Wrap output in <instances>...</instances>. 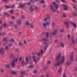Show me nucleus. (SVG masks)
<instances>
[{"label":"nucleus","instance_id":"obj_1","mask_svg":"<svg viewBox=\"0 0 77 77\" xmlns=\"http://www.w3.org/2000/svg\"><path fill=\"white\" fill-rule=\"evenodd\" d=\"M56 60L57 62H58L54 64V66H57L63 63L65 61V57L63 56L61 57V53H60L57 57Z\"/></svg>","mask_w":77,"mask_h":77},{"label":"nucleus","instance_id":"obj_2","mask_svg":"<svg viewBox=\"0 0 77 77\" xmlns=\"http://www.w3.org/2000/svg\"><path fill=\"white\" fill-rule=\"evenodd\" d=\"M53 5H54V6H53V5H50V8L51 9L52 11L53 12H58L57 9L58 8V5L56 4L55 2H52Z\"/></svg>","mask_w":77,"mask_h":77},{"label":"nucleus","instance_id":"obj_3","mask_svg":"<svg viewBox=\"0 0 77 77\" xmlns=\"http://www.w3.org/2000/svg\"><path fill=\"white\" fill-rule=\"evenodd\" d=\"M47 18L46 17L43 20V21H46V23H42V26L44 27H45L47 25H49L50 24V23L47 22Z\"/></svg>","mask_w":77,"mask_h":77},{"label":"nucleus","instance_id":"obj_4","mask_svg":"<svg viewBox=\"0 0 77 77\" xmlns=\"http://www.w3.org/2000/svg\"><path fill=\"white\" fill-rule=\"evenodd\" d=\"M37 9H38L37 6L35 5L31 6L30 7L29 11L31 12H33V11H34L35 10Z\"/></svg>","mask_w":77,"mask_h":77},{"label":"nucleus","instance_id":"obj_5","mask_svg":"<svg viewBox=\"0 0 77 77\" xmlns=\"http://www.w3.org/2000/svg\"><path fill=\"white\" fill-rule=\"evenodd\" d=\"M46 37L44 38H42V41H46V42H47L48 41V33L46 32Z\"/></svg>","mask_w":77,"mask_h":77},{"label":"nucleus","instance_id":"obj_6","mask_svg":"<svg viewBox=\"0 0 77 77\" xmlns=\"http://www.w3.org/2000/svg\"><path fill=\"white\" fill-rule=\"evenodd\" d=\"M29 59H30V58L29 57L26 58V62L25 63L24 60H22L21 63L22 65H27L28 63V61H29Z\"/></svg>","mask_w":77,"mask_h":77},{"label":"nucleus","instance_id":"obj_7","mask_svg":"<svg viewBox=\"0 0 77 77\" xmlns=\"http://www.w3.org/2000/svg\"><path fill=\"white\" fill-rule=\"evenodd\" d=\"M18 59L17 58H16L14 60H13L12 61V63H11V65L12 67H13L15 65V62H17Z\"/></svg>","mask_w":77,"mask_h":77},{"label":"nucleus","instance_id":"obj_8","mask_svg":"<svg viewBox=\"0 0 77 77\" xmlns=\"http://www.w3.org/2000/svg\"><path fill=\"white\" fill-rule=\"evenodd\" d=\"M25 24L26 25H28V26H29L31 27L32 29H33V25L32 24H29V22L28 21L26 22Z\"/></svg>","mask_w":77,"mask_h":77},{"label":"nucleus","instance_id":"obj_9","mask_svg":"<svg viewBox=\"0 0 77 77\" xmlns=\"http://www.w3.org/2000/svg\"><path fill=\"white\" fill-rule=\"evenodd\" d=\"M43 44H45V45L44 47V48L45 50H47V47H48V46L49 45V44L46 43L45 42H44Z\"/></svg>","mask_w":77,"mask_h":77},{"label":"nucleus","instance_id":"obj_10","mask_svg":"<svg viewBox=\"0 0 77 77\" xmlns=\"http://www.w3.org/2000/svg\"><path fill=\"white\" fill-rule=\"evenodd\" d=\"M6 8H7L8 9H9V8H15V5H13L11 6H5Z\"/></svg>","mask_w":77,"mask_h":77},{"label":"nucleus","instance_id":"obj_11","mask_svg":"<svg viewBox=\"0 0 77 77\" xmlns=\"http://www.w3.org/2000/svg\"><path fill=\"white\" fill-rule=\"evenodd\" d=\"M63 7H64V9L65 11H66V10H67L68 9V7L67 5H62Z\"/></svg>","mask_w":77,"mask_h":77},{"label":"nucleus","instance_id":"obj_12","mask_svg":"<svg viewBox=\"0 0 77 77\" xmlns=\"http://www.w3.org/2000/svg\"><path fill=\"white\" fill-rule=\"evenodd\" d=\"M72 54H73V52H72L70 53V54L71 55L70 58V61H73V55H72Z\"/></svg>","mask_w":77,"mask_h":77},{"label":"nucleus","instance_id":"obj_13","mask_svg":"<svg viewBox=\"0 0 77 77\" xmlns=\"http://www.w3.org/2000/svg\"><path fill=\"white\" fill-rule=\"evenodd\" d=\"M3 53H4V49L2 48L0 49V54H2Z\"/></svg>","mask_w":77,"mask_h":77},{"label":"nucleus","instance_id":"obj_14","mask_svg":"<svg viewBox=\"0 0 77 77\" xmlns=\"http://www.w3.org/2000/svg\"><path fill=\"white\" fill-rule=\"evenodd\" d=\"M42 53H43V50H42L40 51V52H38L37 54V56H40Z\"/></svg>","mask_w":77,"mask_h":77},{"label":"nucleus","instance_id":"obj_15","mask_svg":"<svg viewBox=\"0 0 77 77\" xmlns=\"http://www.w3.org/2000/svg\"><path fill=\"white\" fill-rule=\"evenodd\" d=\"M71 23L72 24V26H73L74 28H76L77 26H76V24L75 23H73V22H71Z\"/></svg>","mask_w":77,"mask_h":77},{"label":"nucleus","instance_id":"obj_16","mask_svg":"<svg viewBox=\"0 0 77 77\" xmlns=\"http://www.w3.org/2000/svg\"><path fill=\"white\" fill-rule=\"evenodd\" d=\"M58 31L57 30H55L54 31V32H53L52 33V35H56V33Z\"/></svg>","mask_w":77,"mask_h":77},{"label":"nucleus","instance_id":"obj_17","mask_svg":"<svg viewBox=\"0 0 77 77\" xmlns=\"http://www.w3.org/2000/svg\"><path fill=\"white\" fill-rule=\"evenodd\" d=\"M33 58L34 61V62H35V63H36L37 62L36 60V57L35 56H33Z\"/></svg>","mask_w":77,"mask_h":77},{"label":"nucleus","instance_id":"obj_18","mask_svg":"<svg viewBox=\"0 0 77 77\" xmlns=\"http://www.w3.org/2000/svg\"><path fill=\"white\" fill-rule=\"evenodd\" d=\"M25 6V4H20L19 5V8H22Z\"/></svg>","mask_w":77,"mask_h":77},{"label":"nucleus","instance_id":"obj_19","mask_svg":"<svg viewBox=\"0 0 77 77\" xmlns=\"http://www.w3.org/2000/svg\"><path fill=\"white\" fill-rule=\"evenodd\" d=\"M65 24H66V28H68V27H69V22H65L64 23Z\"/></svg>","mask_w":77,"mask_h":77},{"label":"nucleus","instance_id":"obj_20","mask_svg":"<svg viewBox=\"0 0 77 77\" xmlns=\"http://www.w3.org/2000/svg\"><path fill=\"white\" fill-rule=\"evenodd\" d=\"M17 23L18 24H21V20H18L17 21Z\"/></svg>","mask_w":77,"mask_h":77},{"label":"nucleus","instance_id":"obj_21","mask_svg":"<svg viewBox=\"0 0 77 77\" xmlns=\"http://www.w3.org/2000/svg\"><path fill=\"white\" fill-rule=\"evenodd\" d=\"M66 65H71V63L69 61H68L66 63Z\"/></svg>","mask_w":77,"mask_h":77},{"label":"nucleus","instance_id":"obj_22","mask_svg":"<svg viewBox=\"0 0 77 77\" xmlns=\"http://www.w3.org/2000/svg\"><path fill=\"white\" fill-rule=\"evenodd\" d=\"M46 17L47 18H48V19L49 20L50 19V17L49 15H48L47 14H46Z\"/></svg>","mask_w":77,"mask_h":77},{"label":"nucleus","instance_id":"obj_23","mask_svg":"<svg viewBox=\"0 0 77 77\" xmlns=\"http://www.w3.org/2000/svg\"><path fill=\"white\" fill-rule=\"evenodd\" d=\"M61 71H62V68L60 67L58 69V73H60V72Z\"/></svg>","mask_w":77,"mask_h":77},{"label":"nucleus","instance_id":"obj_24","mask_svg":"<svg viewBox=\"0 0 77 77\" xmlns=\"http://www.w3.org/2000/svg\"><path fill=\"white\" fill-rule=\"evenodd\" d=\"M6 68H10V66H11V65L9 64H7L6 65Z\"/></svg>","mask_w":77,"mask_h":77},{"label":"nucleus","instance_id":"obj_25","mask_svg":"<svg viewBox=\"0 0 77 77\" xmlns=\"http://www.w3.org/2000/svg\"><path fill=\"white\" fill-rule=\"evenodd\" d=\"M71 41H72L73 44H74L75 43V41L74 40V38H72L71 39Z\"/></svg>","mask_w":77,"mask_h":77},{"label":"nucleus","instance_id":"obj_26","mask_svg":"<svg viewBox=\"0 0 77 77\" xmlns=\"http://www.w3.org/2000/svg\"><path fill=\"white\" fill-rule=\"evenodd\" d=\"M9 24H10V25H13V24H14V22L12 21H10L9 22Z\"/></svg>","mask_w":77,"mask_h":77},{"label":"nucleus","instance_id":"obj_27","mask_svg":"<svg viewBox=\"0 0 77 77\" xmlns=\"http://www.w3.org/2000/svg\"><path fill=\"white\" fill-rule=\"evenodd\" d=\"M64 31V29H61L60 30V32H63Z\"/></svg>","mask_w":77,"mask_h":77},{"label":"nucleus","instance_id":"obj_28","mask_svg":"<svg viewBox=\"0 0 77 77\" xmlns=\"http://www.w3.org/2000/svg\"><path fill=\"white\" fill-rule=\"evenodd\" d=\"M4 14L5 15H6L8 17H9L10 16V14H8L7 13H5Z\"/></svg>","mask_w":77,"mask_h":77},{"label":"nucleus","instance_id":"obj_29","mask_svg":"<svg viewBox=\"0 0 77 77\" xmlns=\"http://www.w3.org/2000/svg\"><path fill=\"white\" fill-rule=\"evenodd\" d=\"M14 11L13 10H11L9 11L10 12L11 14H13V12Z\"/></svg>","mask_w":77,"mask_h":77},{"label":"nucleus","instance_id":"obj_30","mask_svg":"<svg viewBox=\"0 0 77 77\" xmlns=\"http://www.w3.org/2000/svg\"><path fill=\"white\" fill-rule=\"evenodd\" d=\"M13 57H14V54H11L10 56V57H11V58H12Z\"/></svg>","mask_w":77,"mask_h":77},{"label":"nucleus","instance_id":"obj_31","mask_svg":"<svg viewBox=\"0 0 77 77\" xmlns=\"http://www.w3.org/2000/svg\"><path fill=\"white\" fill-rule=\"evenodd\" d=\"M3 41H6L7 40V38H5L3 39Z\"/></svg>","mask_w":77,"mask_h":77},{"label":"nucleus","instance_id":"obj_32","mask_svg":"<svg viewBox=\"0 0 77 77\" xmlns=\"http://www.w3.org/2000/svg\"><path fill=\"white\" fill-rule=\"evenodd\" d=\"M10 42H13L14 41V40L13 38H11L10 39Z\"/></svg>","mask_w":77,"mask_h":77},{"label":"nucleus","instance_id":"obj_33","mask_svg":"<svg viewBox=\"0 0 77 77\" xmlns=\"http://www.w3.org/2000/svg\"><path fill=\"white\" fill-rule=\"evenodd\" d=\"M60 45L62 47H64V45H63V43H61Z\"/></svg>","mask_w":77,"mask_h":77},{"label":"nucleus","instance_id":"obj_34","mask_svg":"<svg viewBox=\"0 0 77 77\" xmlns=\"http://www.w3.org/2000/svg\"><path fill=\"white\" fill-rule=\"evenodd\" d=\"M33 65H30L29 66V68H33Z\"/></svg>","mask_w":77,"mask_h":77},{"label":"nucleus","instance_id":"obj_35","mask_svg":"<svg viewBox=\"0 0 77 77\" xmlns=\"http://www.w3.org/2000/svg\"><path fill=\"white\" fill-rule=\"evenodd\" d=\"M25 73V71H22L21 72V74H24Z\"/></svg>","mask_w":77,"mask_h":77},{"label":"nucleus","instance_id":"obj_36","mask_svg":"<svg viewBox=\"0 0 77 77\" xmlns=\"http://www.w3.org/2000/svg\"><path fill=\"white\" fill-rule=\"evenodd\" d=\"M19 45H20L21 46H22V45H23V44L21 43V42H19Z\"/></svg>","mask_w":77,"mask_h":77},{"label":"nucleus","instance_id":"obj_37","mask_svg":"<svg viewBox=\"0 0 77 77\" xmlns=\"http://www.w3.org/2000/svg\"><path fill=\"white\" fill-rule=\"evenodd\" d=\"M8 46L9 47H11V46H12V44H11V43L9 44L8 45Z\"/></svg>","mask_w":77,"mask_h":77},{"label":"nucleus","instance_id":"obj_38","mask_svg":"<svg viewBox=\"0 0 77 77\" xmlns=\"http://www.w3.org/2000/svg\"><path fill=\"white\" fill-rule=\"evenodd\" d=\"M63 17H66V14L65 13H63Z\"/></svg>","mask_w":77,"mask_h":77},{"label":"nucleus","instance_id":"obj_39","mask_svg":"<svg viewBox=\"0 0 77 77\" xmlns=\"http://www.w3.org/2000/svg\"><path fill=\"white\" fill-rule=\"evenodd\" d=\"M63 77H66V75H65V73H64L63 74Z\"/></svg>","mask_w":77,"mask_h":77},{"label":"nucleus","instance_id":"obj_40","mask_svg":"<svg viewBox=\"0 0 77 77\" xmlns=\"http://www.w3.org/2000/svg\"><path fill=\"white\" fill-rule=\"evenodd\" d=\"M33 72L34 74H36V73L37 72V70H34V71Z\"/></svg>","mask_w":77,"mask_h":77},{"label":"nucleus","instance_id":"obj_41","mask_svg":"<svg viewBox=\"0 0 77 77\" xmlns=\"http://www.w3.org/2000/svg\"><path fill=\"white\" fill-rule=\"evenodd\" d=\"M12 74H16V72L14 71L12 72Z\"/></svg>","mask_w":77,"mask_h":77},{"label":"nucleus","instance_id":"obj_42","mask_svg":"<svg viewBox=\"0 0 77 77\" xmlns=\"http://www.w3.org/2000/svg\"><path fill=\"white\" fill-rule=\"evenodd\" d=\"M56 24V23L54 22H53L52 23V26H54Z\"/></svg>","mask_w":77,"mask_h":77},{"label":"nucleus","instance_id":"obj_43","mask_svg":"<svg viewBox=\"0 0 77 77\" xmlns=\"http://www.w3.org/2000/svg\"><path fill=\"white\" fill-rule=\"evenodd\" d=\"M44 1L43 0H42L41 1V3H44Z\"/></svg>","mask_w":77,"mask_h":77},{"label":"nucleus","instance_id":"obj_44","mask_svg":"<svg viewBox=\"0 0 77 77\" xmlns=\"http://www.w3.org/2000/svg\"><path fill=\"white\" fill-rule=\"evenodd\" d=\"M48 64H50V63H51V62H50V61H48Z\"/></svg>","mask_w":77,"mask_h":77},{"label":"nucleus","instance_id":"obj_45","mask_svg":"<svg viewBox=\"0 0 77 77\" xmlns=\"http://www.w3.org/2000/svg\"><path fill=\"white\" fill-rule=\"evenodd\" d=\"M23 42L25 44H26V40H24Z\"/></svg>","mask_w":77,"mask_h":77},{"label":"nucleus","instance_id":"obj_46","mask_svg":"<svg viewBox=\"0 0 77 77\" xmlns=\"http://www.w3.org/2000/svg\"><path fill=\"white\" fill-rule=\"evenodd\" d=\"M61 1L63 3H65V0H61Z\"/></svg>","mask_w":77,"mask_h":77},{"label":"nucleus","instance_id":"obj_47","mask_svg":"<svg viewBox=\"0 0 77 77\" xmlns=\"http://www.w3.org/2000/svg\"><path fill=\"white\" fill-rule=\"evenodd\" d=\"M3 2H8V0H3Z\"/></svg>","mask_w":77,"mask_h":77},{"label":"nucleus","instance_id":"obj_48","mask_svg":"<svg viewBox=\"0 0 77 77\" xmlns=\"http://www.w3.org/2000/svg\"><path fill=\"white\" fill-rule=\"evenodd\" d=\"M11 18L12 19H14V18H15V17H14V16H12L11 17Z\"/></svg>","mask_w":77,"mask_h":77},{"label":"nucleus","instance_id":"obj_49","mask_svg":"<svg viewBox=\"0 0 77 77\" xmlns=\"http://www.w3.org/2000/svg\"><path fill=\"white\" fill-rule=\"evenodd\" d=\"M46 76L47 77H49V74H47L46 75Z\"/></svg>","mask_w":77,"mask_h":77},{"label":"nucleus","instance_id":"obj_50","mask_svg":"<svg viewBox=\"0 0 77 77\" xmlns=\"http://www.w3.org/2000/svg\"><path fill=\"white\" fill-rule=\"evenodd\" d=\"M8 46H6L5 48V50H8Z\"/></svg>","mask_w":77,"mask_h":77},{"label":"nucleus","instance_id":"obj_51","mask_svg":"<svg viewBox=\"0 0 77 77\" xmlns=\"http://www.w3.org/2000/svg\"><path fill=\"white\" fill-rule=\"evenodd\" d=\"M24 18V16H23L21 17V18L22 19H23Z\"/></svg>","mask_w":77,"mask_h":77},{"label":"nucleus","instance_id":"obj_52","mask_svg":"<svg viewBox=\"0 0 77 77\" xmlns=\"http://www.w3.org/2000/svg\"><path fill=\"white\" fill-rule=\"evenodd\" d=\"M22 59V58H19V60L20 61H21V60Z\"/></svg>","mask_w":77,"mask_h":77},{"label":"nucleus","instance_id":"obj_53","mask_svg":"<svg viewBox=\"0 0 77 77\" xmlns=\"http://www.w3.org/2000/svg\"><path fill=\"white\" fill-rule=\"evenodd\" d=\"M67 37H68V38H69H69L70 37V36H69V35L68 34V35H67Z\"/></svg>","mask_w":77,"mask_h":77},{"label":"nucleus","instance_id":"obj_54","mask_svg":"<svg viewBox=\"0 0 77 77\" xmlns=\"http://www.w3.org/2000/svg\"><path fill=\"white\" fill-rule=\"evenodd\" d=\"M4 27H6V23H5L4 24Z\"/></svg>","mask_w":77,"mask_h":77},{"label":"nucleus","instance_id":"obj_55","mask_svg":"<svg viewBox=\"0 0 77 77\" xmlns=\"http://www.w3.org/2000/svg\"><path fill=\"white\" fill-rule=\"evenodd\" d=\"M57 41H58V40H57V39L55 40V42L56 43V42H57Z\"/></svg>","mask_w":77,"mask_h":77},{"label":"nucleus","instance_id":"obj_56","mask_svg":"<svg viewBox=\"0 0 77 77\" xmlns=\"http://www.w3.org/2000/svg\"><path fill=\"white\" fill-rule=\"evenodd\" d=\"M15 51H18V49H15Z\"/></svg>","mask_w":77,"mask_h":77},{"label":"nucleus","instance_id":"obj_57","mask_svg":"<svg viewBox=\"0 0 77 77\" xmlns=\"http://www.w3.org/2000/svg\"><path fill=\"white\" fill-rule=\"evenodd\" d=\"M27 5H30V2H29L26 4Z\"/></svg>","mask_w":77,"mask_h":77},{"label":"nucleus","instance_id":"obj_58","mask_svg":"<svg viewBox=\"0 0 77 77\" xmlns=\"http://www.w3.org/2000/svg\"><path fill=\"white\" fill-rule=\"evenodd\" d=\"M14 26L15 29H17V26H16V25H14Z\"/></svg>","mask_w":77,"mask_h":77},{"label":"nucleus","instance_id":"obj_59","mask_svg":"<svg viewBox=\"0 0 77 77\" xmlns=\"http://www.w3.org/2000/svg\"><path fill=\"white\" fill-rule=\"evenodd\" d=\"M56 2H57V3H59V2L58 1V0H56Z\"/></svg>","mask_w":77,"mask_h":77},{"label":"nucleus","instance_id":"obj_60","mask_svg":"<svg viewBox=\"0 0 77 77\" xmlns=\"http://www.w3.org/2000/svg\"><path fill=\"white\" fill-rule=\"evenodd\" d=\"M38 1V0H35L34 1V2H37Z\"/></svg>","mask_w":77,"mask_h":77},{"label":"nucleus","instance_id":"obj_61","mask_svg":"<svg viewBox=\"0 0 77 77\" xmlns=\"http://www.w3.org/2000/svg\"><path fill=\"white\" fill-rule=\"evenodd\" d=\"M5 34H6L5 32H3V33H2V35H5Z\"/></svg>","mask_w":77,"mask_h":77},{"label":"nucleus","instance_id":"obj_62","mask_svg":"<svg viewBox=\"0 0 77 77\" xmlns=\"http://www.w3.org/2000/svg\"><path fill=\"white\" fill-rule=\"evenodd\" d=\"M1 72H3V70H1Z\"/></svg>","mask_w":77,"mask_h":77},{"label":"nucleus","instance_id":"obj_63","mask_svg":"<svg viewBox=\"0 0 77 77\" xmlns=\"http://www.w3.org/2000/svg\"><path fill=\"white\" fill-rule=\"evenodd\" d=\"M47 68H48V66H46L45 68V69H47Z\"/></svg>","mask_w":77,"mask_h":77},{"label":"nucleus","instance_id":"obj_64","mask_svg":"<svg viewBox=\"0 0 77 77\" xmlns=\"http://www.w3.org/2000/svg\"><path fill=\"white\" fill-rule=\"evenodd\" d=\"M73 15H74V16H76V14H75V13L73 14Z\"/></svg>","mask_w":77,"mask_h":77}]
</instances>
